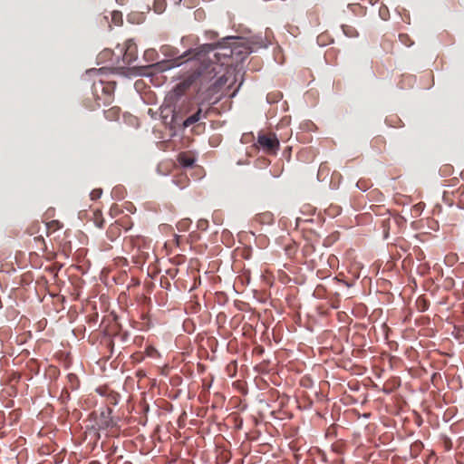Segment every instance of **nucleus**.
<instances>
[{"label":"nucleus","mask_w":464,"mask_h":464,"mask_svg":"<svg viewBox=\"0 0 464 464\" xmlns=\"http://www.w3.org/2000/svg\"><path fill=\"white\" fill-rule=\"evenodd\" d=\"M235 53V48L231 46H225L220 43L217 44H203L194 50H189L184 53L182 57H187V61L191 59H195L198 62H201V67L204 68L205 65L209 63H213L216 67L217 74L218 72L217 71L218 65V63L224 62L223 59L231 58Z\"/></svg>","instance_id":"nucleus-1"},{"label":"nucleus","mask_w":464,"mask_h":464,"mask_svg":"<svg viewBox=\"0 0 464 464\" xmlns=\"http://www.w3.org/2000/svg\"><path fill=\"white\" fill-rule=\"evenodd\" d=\"M216 67L213 63L201 66L189 77L176 85L173 92L177 97L182 96L192 85H199V88L207 86L209 90H215L222 86L226 81L224 76L219 77L214 83L208 85V82L216 78Z\"/></svg>","instance_id":"nucleus-2"},{"label":"nucleus","mask_w":464,"mask_h":464,"mask_svg":"<svg viewBox=\"0 0 464 464\" xmlns=\"http://www.w3.org/2000/svg\"><path fill=\"white\" fill-rule=\"evenodd\" d=\"M114 82H100L93 83V91L97 94V105L100 107L102 104L107 106L113 101V93L115 90Z\"/></svg>","instance_id":"nucleus-3"},{"label":"nucleus","mask_w":464,"mask_h":464,"mask_svg":"<svg viewBox=\"0 0 464 464\" xmlns=\"http://www.w3.org/2000/svg\"><path fill=\"white\" fill-rule=\"evenodd\" d=\"M257 143L268 154H276L279 149V140L274 133L258 135Z\"/></svg>","instance_id":"nucleus-4"},{"label":"nucleus","mask_w":464,"mask_h":464,"mask_svg":"<svg viewBox=\"0 0 464 464\" xmlns=\"http://www.w3.org/2000/svg\"><path fill=\"white\" fill-rule=\"evenodd\" d=\"M138 57V51L136 44L131 40H127L124 44V52L122 55L123 63L130 64L136 61Z\"/></svg>","instance_id":"nucleus-5"},{"label":"nucleus","mask_w":464,"mask_h":464,"mask_svg":"<svg viewBox=\"0 0 464 464\" xmlns=\"http://www.w3.org/2000/svg\"><path fill=\"white\" fill-rule=\"evenodd\" d=\"M196 161V158L189 151L180 152L178 155V162L184 168L192 167Z\"/></svg>","instance_id":"nucleus-6"},{"label":"nucleus","mask_w":464,"mask_h":464,"mask_svg":"<svg viewBox=\"0 0 464 464\" xmlns=\"http://www.w3.org/2000/svg\"><path fill=\"white\" fill-rule=\"evenodd\" d=\"M201 114H202V110L199 108L198 109V111L193 113L192 115H190L189 117H188L185 121H184V123L183 125L185 127H188L194 123H196L197 121H198L201 118Z\"/></svg>","instance_id":"nucleus-7"},{"label":"nucleus","mask_w":464,"mask_h":464,"mask_svg":"<svg viewBox=\"0 0 464 464\" xmlns=\"http://www.w3.org/2000/svg\"><path fill=\"white\" fill-rule=\"evenodd\" d=\"M46 235L49 236L51 233L55 232L62 228L63 225L59 220H52L46 223Z\"/></svg>","instance_id":"nucleus-8"},{"label":"nucleus","mask_w":464,"mask_h":464,"mask_svg":"<svg viewBox=\"0 0 464 464\" xmlns=\"http://www.w3.org/2000/svg\"><path fill=\"white\" fill-rule=\"evenodd\" d=\"M166 0H154L153 9L157 14H161L166 9Z\"/></svg>","instance_id":"nucleus-9"},{"label":"nucleus","mask_w":464,"mask_h":464,"mask_svg":"<svg viewBox=\"0 0 464 464\" xmlns=\"http://www.w3.org/2000/svg\"><path fill=\"white\" fill-rule=\"evenodd\" d=\"M34 240L36 249L43 252L46 250V244L42 235L34 237Z\"/></svg>","instance_id":"nucleus-10"},{"label":"nucleus","mask_w":464,"mask_h":464,"mask_svg":"<svg viewBox=\"0 0 464 464\" xmlns=\"http://www.w3.org/2000/svg\"><path fill=\"white\" fill-rule=\"evenodd\" d=\"M93 215H94L93 221H94L95 226L99 228H102L105 221H104V218H102L101 212L95 211Z\"/></svg>","instance_id":"nucleus-11"},{"label":"nucleus","mask_w":464,"mask_h":464,"mask_svg":"<svg viewBox=\"0 0 464 464\" xmlns=\"http://www.w3.org/2000/svg\"><path fill=\"white\" fill-rule=\"evenodd\" d=\"M190 225H191V220L188 218H185V219L180 220L177 224V227L179 231H187L189 228Z\"/></svg>","instance_id":"nucleus-12"},{"label":"nucleus","mask_w":464,"mask_h":464,"mask_svg":"<svg viewBox=\"0 0 464 464\" xmlns=\"http://www.w3.org/2000/svg\"><path fill=\"white\" fill-rule=\"evenodd\" d=\"M68 382L71 384V389L75 390L79 385V380L76 374L74 373H69L67 375Z\"/></svg>","instance_id":"nucleus-13"},{"label":"nucleus","mask_w":464,"mask_h":464,"mask_svg":"<svg viewBox=\"0 0 464 464\" xmlns=\"http://www.w3.org/2000/svg\"><path fill=\"white\" fill-rule=\"evenodd\" d=\"M111 21L115 25L122 24V14L119 11H113L111 13Z\"/></svg>","instance_id":"nucleus-14"},{"label":"nucleus","mask_w":464,"mask_h":464,"mask_svg":"<svg viewBox=\"0 0 464 464\" xmlns=\"http://www.w3.org/2000/svg\"><path fill=\"white\" fill-rule=\"evenodd\" d=\"M399 40L402 44H404L405 46H408V47H410L413 44V41L411 39V37L407 34H400Z\"/></svg>","instance_id":"nucleus-15"},{"label":"nucleus","mask_w":464,"mask_h":464,"mask_svg":"<svg viewBox=\"0 0 464 464\" xmlns=\"http://www.w3.org/2000/svg\"><path fill=\"white\" fill-rule=\"evenodd\" d=\"M40 227L39 222H34L28 227L27 231L30 235H35L38 233Z\"/></svg>","instance_id":"nucleus-16"},{"label":"nucleus","mask_w":464,"mask_h":464,"mask_svg":"<svg viewBox=\"0 0 464 464\" xmlns=\"http://www.w3.org/2000/svg\"><path fill=\"white\" fill-rule=\"evenodd\" d=\"M188 181V178L183 175H180V177H177L175 179V182L181 188L185 187Z\"/></svg>","instance_id":"nucleus-17"},{"label":"nucleus","mask_w":464,"mask_h":464,"mask_svg":"<svg viewBox=\"0 0 464 464\" xmlns=\"http://www.w3.org/2000/svg\"><path fill=\"white\" fill-rule=\"evenodd\" d=\"M106 118L108 119H113L118 116V109L117 108H111L109 111L105 112Z\"/></svg>","instance_id":"nucleus-18"},{"label":"nucleus","mask_w":464,"mask_h":464,"mask_svg":"<svg viewBox=\"0 0 464 464\" xmlns=\"http://www.w3.org/2000/svg\"><path fill=\"white\" fill-rule=\"evenodd\" d=\"M114 425V421L111 418H107L102 421V426L105 428L112 427Z\"/></svg>","instance_id":"nucleus-19"},{"label":"nucleus","mask_w":464,"mask_h":464,"mask_svg":"<svg viewBox=\"0 0 464 464\" xmlns=\"http://www.w3.org/2000/svg\"><path fill=\"white\" fill-rule=\"evenodd\" d=\"M417 304H418V305L420 306V308L422 311L426 310V309H427V307H428V306H427V304H426L425 300H420V299H418Z\"/></svg>","instance_id":"nucleus-20"},{"label":"nucleus","mask_w":464,"mask_h":464,"mask_svg":"<svg viewBox=\"0 0 464 464\" xmlns=\"http://www.w3.org/2000/svg\"><path fill=\"white\" fill-rule=\"evenodd\" d=\"M279 96L282 97L281 94H277L276 96H273V97H272V94H268L267 95V101L269 102H276L279 99Z\"/></svg>","instance_id":"nucleus-21"},{"label":"nucleus","mask_w":464,"mask_h":464,"mask_svg":"<svg viewBox=\"0 0 464 464\" xmlns=\"http://www.w3.org/2000/svg\"><path fill=\"white\" fill-rule=\"evenodd\" d=\"M109 401H110V403H111V404L116 405V404H117L116 395H111V396L109 398Z\"/></svg>","instance_id":"nucleus-22"},{"label":"nucleus","mask_w":464,"mask_h":464,"mask_svg":"<svg viewBox=\"0 0 464 464\" xmlns=\"http://www.w3.org/2000/svg\"><path fill=\"white\" fill-rule=\"evenodd\" d=\"M325 171H326V166H324V164H321L319 170H318V175H321Z\"/></svg>","instance_id":"nucleus-23"},{"label":"nucleus","mask_w":464,"mask_h":464,"mask_svg":"<svg viewBox=\"0 0 464 464\" xmlns=\"http://www.w3.org/2000/svg\"><path fill=\"white\" fill-rule=\"evenodd\" d=\"M346 28H349V26H344V25L343 26V33L346 35L352 36V33H349V31Z\"/></svg>","instance_id":"nucleus-24"},{"label":"nucleus","mask_w":464,"mask_h":464,"mask_svg":"<svg viewBox=\"0 0 464 464\" xmlns=\"http://www.w3.org/2000/svg\"><path fill=\"white\" fill-rule=\"evenodd\" d=\"M175 244L179 246L180 244V237L178 235H175Z\"/></svg>","instance_id":"nucleus-25"},{"label":"nucleus","mask_w":464,"mask_h":464,"mask_svg":"<svg viewBox=\"0 0 464 464\" xmlns=\"http://www.w3.org/2000/svg\"><path fill=\"white\" fill-rule=\"evenodd\" d=\"M116 2H117L119 5H125V4L128 2V0H116Z\"/></svg>","instance_id":"nucleus-26"},{"label":"nucleus","mask_w":464,"mask_h":464,"mask_svg":"<svg viewBox=\"0 0 464 464\" xmlns=\"http://www.w3.org/2000/svg\"><path fill=\"white\" fill-rule=\"evenodd\" d=\"M176 5H179L182 0H173Z\"/></svg>","instance_id":"nucleus-27"},{"label":"nucleus","mask_w":464,"mask_h":464,"mask_svg":"<svg viewBox=\"0 0 464 464\" xmlns=\"http://www.w3.org/2000/svg\"><path fill=\"white\" fill-rule=\"evenodd\" d=\"M107 411H108V414H111L112 411L111 408H108Z\"/></svg>","instance_id":"nucleus-28"},{"label":"nucleus","mask_w":464,"mask_h":464,"mask_svg":"<svg viewBox=\"0 0 464 464\" xmlns=\"http://www.w3.org/2000/svg\"><path fill=\"white\" fill-rule=\"evenodd\" d=\"M90 464H100V463H99V462H97V461H92V462H91Z\"/></svg>","instance_id":"nucleus-29"},{"label":"nucleus","mask_w":464,"mask_h":464,"mask_svg":"<svg viewBox=\"0 0 464 464\" xmlns=\"http://www.w3.org/2000/svg\"><path fill=\"white\" fill-rule=\"evenodd\" d=\"M216 36V34L215 33H211V38Z\"/></svg>","instance_id":"nucleus-30"},{"label":"nucleus","mask_w":464,"mask_h":464,"mask_svg":"<svg viewBox=\"0 0 464 464\" xmlns=\"http://www.w3.org/2000/svg\"><path fill=\"white\" fill-rule=\"evenodd\" d=\"M346 29L349 31V33H352L351 27L346 28Z\"/></svg>","instance_id":"nucleus-31"}]
</instances>
